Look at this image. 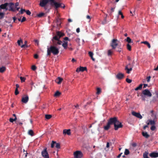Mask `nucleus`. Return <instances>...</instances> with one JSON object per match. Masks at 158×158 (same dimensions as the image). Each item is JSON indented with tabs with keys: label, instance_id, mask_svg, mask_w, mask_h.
<instances>
[{
	"label": "nucleus",
	"instance_id": "1",
	"mask_svg": "<svg viewBox=\"0 0 158 158\" xmlns=\"http://www.w3.org/2000/svg\"><path fill=\"white\" fill-rule=\"evenodd\" d=\"M59 48L56 46L51 45L49 48H47V55L50 56L51 53L54 55H56L59 52Z\"/></svg>",
	"mask_w": 158,
	"mask_h": 158
},
{
	"label": "nucleus",
	"instance_id": "2",
	"mask_svg": "<svg viewBox=\"0 0 158 158\" xmlns=\"http://www.w3.org/2000/svg\"><path fill=\"white\" fill-rule=\"evenodd\" d=\"M50 4L52 6H53L56 9L61 7L64 8H65V6L62 3L60 2H56L55 0H49Z\"/></svg>",
	"mask_w": 158,
	"mask_h": 158
},
{
	"label": "nucleus",
	"instance_id": "3",
	"mask_svg": "<svg viewBox=\"0 0 158 158\" xmlns=\"http://www.w3.org/2000/svg\"><path fill=\"white\" fill-rule=\"evenodd\" d=\"M41 155L44 158H49V154L47 151V148H45L41 152Z\"/></svg>",
	"mask_w": 158,
	"mask_h": 158
},
{
	"label": "nucleus",
	"instance_id": "4",
	"mask_svg": "<svg viewBox=\"0 0 158 158\" xmlns=\"http://www.w3.org/2000/svg\"><path fill=\"white\" fill-rule=\"evenodd\" d=\"M114 130H117L119 128H121L123 127V125L122 124V123L118 120L114 124Z\"/></svg>",
	"mask_w": 158,
	"mask_h": 158
},
{
	"label": "nucleus",
	"instance_id": "5",
	"mask_svg": "<svg viewBox=\"0 0 158 158\" xmlns=\"http://www.w3.org/2000/svg\"><path fill=\"white\" fill-rule=\"evenodd\" d=\"M7 7H8V10L9 11L13 12H15L16 11V9L15 8V5L12 2L8 3Z\"/></svg>",
	"mask_w": 158,
	"mask_h": 158
},
{
	"label": "nucleus",
	"instance_id": "6",
	"mask_svg": "<svg viewBox=\"0 0 158 158\" xmlns=\"http://www.w3.org/2000/svg\"><path fill=\"white\" fill-rule=\"evenodd\" d=\"M74 158H81L83 154L80 151H76L74 153Z\"/></svg>",
	"mask_w": 158,
	"mask_h": 158
},
{
	"label": "nucleus",
	"instance_id": "7",
	"mask_svg": "<svg viewBox=\"0 0 158 158\" xmlns=\"http://www.w3.org/2000/svg\"><path fill=\"white\" fill-rule=\"evenodd\" d=\"M48 2H49V0H40L39 5L42 7H44L46 9L45 6Z\"/></svg>",
	"mask_w": 158,
	"mask_h": 158
},
{
	"label": "nucleus",
	"instance_id": "8",
	"mask_svg": "<svg viewBox=\"0 0 158 158\" xmlns=\"http://www.w3.org/2000/svg\"><path fill=\"white\" fill-rule=\"evenodd\" d=\"M117 40L115 39H114L112 40L110 44V46L113 49H115L118 45V44L117 43Z\"/></svg>",
	"mask_w": 158,
	"mask_h": 158
},
{
	"label": "nucleus",
	"instance_id": "9",
	"mask_svg": "<svg viewBox=\"0 0 158 158\" xmlns=\"http://www.w3.org/2000/svg\"><path fill=\"white\" fill-rule=\"evenodd\" d=\"M118 120L117 118L116 117H114L113 118H110L108 121V122L111 125L112 124H114Z\"/></svg>",
	"mask_w": 158,
	"mask_h": 158
},
{
	"label": "nucleus",
	"instance_id": "10",
	"mask_svg": "<svg viewBox=\"0 0 158 158\" xmlns=\"http://www.w3.org/2000/svg\"><path fill=\"white\" fill-rule=\"evenodd\" d=\"M142 94L145 95L148 97H150L152 96V94L149 90L145 89L143 90L142 92Z\"/></svg>",
	"mask_w": 158,
	"mask_h": 158
},
{
	"label": "nucleus",
	"instance_id": "11",
	"mask_svg": "<svg viewBox=\"0 0 158 158\" xmlns=\"http://www.w3.org/2000/svg\"><path fill=\"white\" fill-rule=\"evenodd\" d=\"M52 45L58 47V45H61L62 43V41L60 40H52Z\"/></svg>",
	"mask_w": 158,
	"mask_h": 158
},
{
	"label": "nucleus",
	"instance_id": "12",
	"mask_svg": "<svg viewBox=\"0 0 158 158\" xmlns=\"http://www.w3.org/2000/svg\"><path fill=\"white\" fill-rule=\"evenodd\" d=\"M8 3H5L4 4H2L0 5V10L1 9H5L6 10H8V7H7Z\"/></svg>",
	"mask_w": 158,
	"mask_h": 158
},
{
	"label": "nucleus",
	"instance_id": "13",
	"mask_svg": "<svg viewBox=\"0 0 158 158\" xmlns=\"http://www.w3.org/2000/svg\"><path fill=\"white\" fill-rule=\"evenodd\" d=\"M55 144L56 145L55 147L57 148H60V144L59 143H56V142L54 141H52V143L51 144V147L53 148L55 146Z\"/></svg>",
	"mask_w": 158,
	"mask_h": 158
},
{
	"label": "nucleus",
	"instance_id": "14",
	"mask_svg": "<svg viewBox=\"0 0 158 158\" xmlns=\"http://www.w3.org/2000/svg\"><path fill=\"white\" fill-rule=\"evenodd\" d=\"M131 114L132 115L140 119H141L142 118V116L139 113L133 111L132 112Z\"/></svg>",
	"mask_w": 158,
	"mask_h": 158
},
{
	"label": "nucleus",
	"instance_id": "15",
	"mask_svg": "<svg viewBox=\"0 0 158 158\" xmlns=\"http://www.w3.org/2000/svg\"><path fill=\"white\" fill-rule=\"evenodd\" d=\"M86 70L87 68L86 67H80L77 69L76 71L77 72H79L80 71L83 72Z\"/></svg>",
	"mask_w": 158,
	"mask_h": 158
},
{
	"label": "nucleus",
	"instance_id": "16",
	"mask_svg": "<svg viewBox=\"0 0 158 158\" xmlns=\"http://www.w3.org/2000/svg\"><path fill=\"white\" fill-rule=\"evenodd\" d=\"M29 97L27 95L24 97L22 98V102L25 103H27L28 101Z\"/></svg>",
	"mask_w": 158,
	"mask_h": 158
},
{
	"label": "nucleus",
	"instance_id": "17",
	"mask_svg": "<svg viewBox=\"0 0 158 158\" xmlns=\"http://www.w3.org/2000/svg\"><path fill=\"white\" fill-rule=\"evenodd\" d=\"M70 131L71 130L70 129H64L63 131V133L64 135L67 134L68 135H70L71 134Z\"/></svg>",
	"mask_w": 158,
	"mask_h": 158
},
{
	"label": "nucleus",
	"instance_id": "18",
	"mask_svg": "<svg viewBox=\"0 0 158 158\" xmlns=\"http://www.w3.org/2000/svg\"><path fill=\"white\" fill-rule=\"evenodd\" d=\"M150 156L151 157L156 158L158 157V153L153 152L150 154Z\"/></svg>",
	"mask_w": 158,
	"mask_h": 158
},
{
	"label": "nucleus",
	"instance_id": "19",
	"mask_svg": "<svg viewBox=\"0 0 158 158\" xmlns=\"http://www.w3.org/2000/svg\"><path fill=\"white\" fill-rule=\"evenodd\" d=\"M124 74L122 73H118L116 75V78L121 79L124 78Z\"/></svg>",
	"mask_w": 158,
	"mask_h": 158
},
{
	"label": "nucleus",
	"instance_id": "20",
	"mask_svg": "<svg viewBox=\"0 0 158 158\" xmlns=\"http://www.w3.org/2000/svg\"><path fill=\"white\" fill-rule=\"evenodd\" d=\"M130 64H129V65H128L125 67V70H127V73H130V72L132 70V68H128L129 66H130Z\"/></svg>",
	"mask_w": 158,
	"mask_h": 158
},
{
	"label": "nucleus",
	"instance_id": "21",
	"mask_svg": "<svg viewBox=\"0 0 158 158\" xmlns=\"http://www.w3.org/2000/svg\"><path fill=\"white\" fill-rule=\"evenodd\" d=\"M142 135L143 136L146 138H148L149 137V135L146 132H142Z\"/></svg>",
	"mask_w": 158,
	"mask_h": 158
},
{
	"label": "nucleus",
	"instance_id": "22",
	"mask_svg": "<svg viewBox=\"0 0 158 158\" xmlns=\"http://www.w3.org/2000/svg\"><path fill=\"white\" fill-rule=\"evenodd\" d=\"M142 44H143L147 46L148 48H151V45L147 41H143L141 43Z\"/></svg>",
	"mask_w": 158,
	"mask_h": 158
},
{
	"label": "nucleus",
	"instance_id": "23",
	"mask_svg": "<svg viewBox=\"0 0 158 158\" xmlns=\"http://www.w3.org/2000/svg\"><path fill=\"white\" fill-rule=\"evenodd\" d=\"M111 125L108 122L106 126H105L104 127V128L105 130H108L110 127Z\"/></svg>",
	"mask_w": 158,
	"mask_h": 158
},
{
	"label": "nucleus",
	"instance_id": "24",
	"mask_svg": "<svg viewBox=\"0 0 158 158\" xmlns=\"http://www.w3.org/2000/svg\"><path fill=\"white\" fill-rule=\"evenodd\" d=\"M28 134L31 136L34 135V133L33 131L32 130H29L28 132Z\"/></svg>",
	"mask_w": 158,
	"mask_h": 158
},
{
	"label": "nucleus",
	"instance_id": "25",
	"mask_svg": "<svg viewBox=\"0 0 158 158\" xmlns=\"http://www.w3.org/2000/svg\"><path fill=\"white\" fill-rule=\"evenodd\" d=\"M60 37L58 36L57 35L54 36L52 40H60Z\"/></svg>",
	"mask_w": 158,
	"mask_h": 158
},
{
	"label": "nucleus",
	"instance_id": "26",
	"mask_svg": "<svg viewBox=\"0 0 158 158\" xmlns=\"http://www.w3.org/2000/svg\"><path fill=\"white\" fill-rule=\"evenodd\" d=\"M68 42H67L64 41V43L62 44V46L64 47V48L66 49L68 46Z\"/></svg>",
	"mask_w": 158,
	"mask_h": 158
},
{
	"label": "nucleus",
	"instance_id": "27",
	"mask_svg": "<svg viewBox=\"0 0 158 158\" xmlns=\"http://www.w3.org/2000/svg\"><path fill=\"white\" fill-rule=\"evenodd\" d=\"M126 41L128 42V44H129L131 43H132L133 41H132L131 39L129 37H127V39L125 40Z\"/></svg>",
	"mask_w": 158,
	"mask_h": 158
},
{
	"label": "nucleus",
	"instance_id": "28",
	"mask_svg": "<svg viewBox=\"0 0 158 158\" xmlns=\"http://www.w3.org/2000/svg\"><path fill=\"white\" fill-rule=\"evenodd\" d=\"M56 35H57L59 37H60V38L61 37L63 36L64 34L60 31H58L56 33Z\"/></svg>",
	"mask_w": 158,
	"mask_h": 158
},
{
	"label": "nucleus",
	"instance_id": "29",
	"mask_svg": "<svg viewBox=\"0 0 158 158\" xmlns=\"http://www.w3.org/2000/svg\"><path fill=\"white\" fill-rule=\"evenodd\" d=\"M6 69V68L5 67L3 66L0 68V72L1 73H2L4 72Z\"/></svg>",
	"mask_w": 158,
	"mask_h": 158
},
{
	"label": "nucleus",
	"instance_id": "30",
	"mask_svg": "<svg viewBox=\"0 0 158 158\" xmlns=\"http://www.w3.org/2000/svg\"><path fill=\"white\" fill-rule=\"evenodd\" d=\"M143 85L142 84H140L139 86L137 87L135 89V90L137 91L138 90H140L142 89Z\"/></svg>",
	"mask_w": 158,
	"mask_h": 158
},
{
	"label": "nucleus",
	"instance_id": "31",
	"mask_svg": "<svg viewBox=\"0 0 158 158\" xmlns=\"http://www.w3.org/2000/svg\"><path fill=\"white\" fill-rule=\"evenodd\" d=\"M61 94V93L59 91H57L54 94L55 97H58Z\"/></svg>",
	"mask_w": 158,
	"mask_h": 158
},
{
	"label": "nucleus",
	"instance_id": "32",
	"mask_svg": "<svg viewBox=\"0 0 158 158\" xmlns=\"http://www.w3.org/2000/svg\"><path fill=\"white\" fill-rule=\"evenodd\" d=\"M127 49L129 51H131V45L129 44L127 45Z\"/></svg>",
	"mask_w": 158,
	"mask_h": 158
},
{
	"label": "nucleus",
	"instance_id": "33",
	"mask_svg": "<svg viewBox=\"0 0 158 158\" xmlns=\"http://www.w3.org/2000/svg\"><path fill=\"white\" fill-rule=\"evenodd\" d=\"M63 80H55V82L58 84H60L61 83Z\"/></svg>",
	"mask_w": 158,
	"mask_h": 158
},
{
	"label": "nucleus",
	"instance_id": "34",
	"mask_svg": "<svg viewBox=\"0 0 158 158\" xmlns=\"http://www.w3.org/2000/svg\"><path fill=\"white\" fill-rule=\"evenodd\" d=\"M52 117V115L50 114H46L45 115V118L47 119H50Z\"/></svg>",
	"mask_w": 158,
	"mask_h": 158
},
{
	"label": "nucleus",
	"instance_id": "35",
	"mask_svg": "<svg viewBox=\"0 0 158 158\" xmlns=\"http://www.w3.org/2000/svg\"><path fill=\"white\" fill-rule=\"evenodd\" d=\"M130 153V152L128 149H126L124 152V154L126 155H127Z\"/></svg>",
	"mask_w": 158,
	"mask_h": 158
},
{
	"label": "nucleus",
	"instance_id": "36",
	"mask_svg": "<svg viewBox=\"0 0 158 158\" xmlns=\"http://www.w3.org/2000/svg\"><path fill=\"white\" fill-rule=\"evenodd\" d=\"M96 94H99L101 92V89L99 88H98L97 89Z\"/></svg>",
	"mask_w": 158,
	"mask_h": 158
},
{
	"label": "nucleus",
	"instance_id": "37",
	"mask_svg": "<svg viewBox=\"0 0 158 158\" xmlns=\"http://www.w3.org/2000/svg\"><path fill=\"white\" fill-rule=\"evenodd\" d=\"M149 122H150V124L151 125H154L155 123L154 120H149Z\"/></svg>",
	"mask_w": 158,
	"mask_h": 158
},
{
	"label": "nucleus",
	"instance_id": "38",
	"mask_svg": "<svg viewBox=\"0 0 158 158\" xmlns=\"http://www.w3.org/2000/svg\"><path fill=\"white\" fill-rule=\"evenodd\" d=\"M27 44V41H25L24 42V44L21 45V47L22 48H24L25 47H27V46L26 45Z\"/></svg>",
	"mask_w": 158,
	"mask_h": 158
},
{
	"label": "nucleus",
	"instance_id": "39",
	"mask_svg": "<svg viewBox=\"0 0 158 158\" xmlns=\"http://www.w3.org/2000/svg\"><path fill=\"white\" fill-rule=\"evenodd\" d=\"M118 14L119 15H121V18L122 19L124 18V16H123L122 13V12L121 11H120V10L119 11Z\"/></svg>",
	"mask_w": 158,
	"mask_h": 158
},
{
	"label": "nucleus",
	"instance_id": "40",
	"mask_svg": "<svg viewBox=\"0 0 158 158\" xmlns=\"http://www.w3.org/2000/svg\"><path fill=\"white\" fill-rule=\"evenodd\" d=\"M156 129V127L154 125H152L150 129L152 131H154Z\"/></svg>",
	"mask_w": 158,
	"mask_h": 158
},
{
	"label": "nucleus",
	"instance_id": "41",
	"mask_svg": "<svg viewBox=\"0 0 158 158\" xmlns=\"http://www.w3.org/2000/svg\"><path fill=\"white\" fill-rule=\"evenodd\" d=\"M112 54V52L111 50H109L108 51V55L109 56H111Z\"/></svg>",
	"mask_w": 158,
	"mask_h": 158
},
{
	"label": "nucleus",
	"instance_id": "42",
	"mask_svg": "<svg viewBox=\"0 0 158 158\" xmlns=\"http://www.w3.org/2000/svg\"><path fill=\"white\" fill-rule=\"evenodd\" d=\"M23 41L22 40H18L17 41V43L19 46H20L21 45V43H22Z\"/></svg>",
	"mask_w": 158,
	"mask_h": 158
},
{
	"label": "nucleus",
	"instance_id": "43",
	"mask_svg": "<svg viewBox=\"0 0 158 158\" xmlns=\"http://www.w3.org/2000/svg\"><path fill=\"white\" fill-rule=\"evenodd\" d=\"M44 15V14L43 13H40L38 15V16L39 17H41L43 16Z\"/></svg>",
	"mask_w": 158,
	"mask_h": 158
},
{
	"label": "nucleus",
	"instance_id": "44",
	"mask_svg": "<svg viewBox=\"0 0 158 158\" xmlns=\"http://www.w3.org/2000/svg\"><path fill=\"white\" fill-rule=\"evenodd\" d=\"M4 14L3 13H0V16H1V19L3 18L4 17Z\"/></svg>",
	"mask_w": 158,
	"mask_h": 158
},
{
	"label": "nucleus",
	"instance_id": "45",
	"mask_svg": "<svg viewBox=\"0 0 158 158\" xmlns=\"http://www.w3.org/2000/svg\"><path fill=\"white\" fill-rule=\"evenodd\" d=\"M25 11V9H21L20 11H19V13L20 14H23L24 12Z\"/></svg>",
	"mask_w": 158,
	"mask_h": 158
},
{
	"label": "nucleus",
	"instance_id": "46",
	"mask_svg": "<svg viewBox=\"0 0 158 158\" xmlns=\"http://www.w3.org/2000/svg\"><path fill=\"white\" fill-rule=\"evenodd\" d=\"M19 92L18 90V89H15V95H17L19 94Z\"/></svg>",
	"mask_w": 158,
	"mask_h": 158
},
{
	"label": "nucleus",
	"instance_id": "47",
	"mask_svg": "<svg viewBox=\"0 0 158 158\" xmlns=\"http://www.w3.org/2000/svg\"><path fill=\"white\" fill-rule=\"evenodd\" d=\"M36 69V66L35 65H33L31 66V69L33 70L34 71V70H35Z\"/></svg>",
	"mask_w": 158,
	"mask_h": 158
},
{
	"label": "nucleus",
	"instance_id": "48",
	"mask_svg": "<svg viewBox=\"0 0 158 158\" xmlns=\"http://www.w3.org/2000/svg\"><path fill=\"white\" fill-rule=\"evenodd\" d=\"M25 12L27 15H30L31 14V12L29 10H25Z\"/></svg>",
	"mask_w": 158,
	"mask_h": 158
},
{
	"label": "nucleus",
	"instance_id": "49",
	"mask_svg": "<svg viewBox=\"0 0 158 158\" xmlns=\"http://www.w3.org/2000/svg\"><path fill=\"white\" fill-rule=\"evenodd\" d=\"M89 54L90 57H92L93 55V53L91 52H89Z\"/></svg>",
	"mask_w": 158,
	"mask_h": 158
},
{
	"label": "nucleus",
	"instance_id": "50",
	"mask_svg": "<svg viewBox=\"0 0 158 158\" xmlns=\"http://www.w3.org/2000/svg\"><path fill=\"white\" fill-rule=\"evenodd\" d=\"M155 94L156 97L158 98V91H155Z\"/></svg>",
	"mask_w": 158,
	"mask_h": 158
},
{
	"label": "nucleus",
	"instance_id": "51",
	"mask_svg": "<svg viewBox=\"0 0 158 158\" xmlns=\"http://www.w3.org/2000/svg\"><path fill=\"white\" fill-rule=\"evenodd\" d=\"M26 20V19L25 17H23L22 19L21 20V22H23L25 21Z\"/></svg>",
	"mask_w": 158,
	"mask_h": 158
},
{
	"label": "nucleus",
	"instance_id": "52",
	"mask_svg": "<svg viewBox=\"0 0 158 158\" xmlns=\"http://www.w3.org/2000/svg\"><path fill=\"white\" fill-rule=\"evenodd\" d=\"M126 81L128 83H130L132 81V80H126Z\"/></svg>",
	"mask_w": 158,
	"mask_h": 158
},
{
	"label": "nucleus",
	"instance_id": "53",
	"mask_svg": "<svg viewBox=\"0 0 158 158\" xmlns=\"http://www.w3.org/2000/svg\"><path fill=\"white\" fill-rule=\"evenodd\" d=\"M34 57L35 59H37L38 58V55L37 54H35L34 56Z\"/></svg>",
	"mask_w": 158,
	"mask_h": 158
},
{
	"label": "nucleus",
	"instance_id": "54",
	"mask_svg": "<svg viewBox=\"0 0 158 158\" xmlns=\"http://www.w3.org/2000/svg\"><path fill=\"white\" fill-rule=\"evenodd\" d=\"M9 121L11 123H13L14 121V119L11 118H10Z\"/></svg>",
	"mask_w": 158,
	"mask_h": 158
},
{
	"label": "nucleus",
	"instance_id": "55",
	"mask_svg": "<svg viewBox=\"0 0 158 158\" xmlns=\"http://www.w3.org/2000/svg\"><path fill=\"white\" fill-rule=\"evenodd\" d=\"M122 154H123V153H122V152L120 154H119L117 156V157L118 158H119L121 157V155H122Z\"/></svg>",
	"mask_w": 158,
	"mask_h": 158
},
{
	"label": "nucleus",
	"instance_id": "56",
	"mask_svg": "<svg viewBox=\"0 0 158 158\" xmlns=\"http://www.w3.org/2000/svg\"><path fill=\"white\" fill-rule=\"evenodd\" d=\"M76 31L77 33H79L80 31V29L79 28H78L76 29Z\"/></svg>",
	"mask_w": 158,
	"mask_h": 158
},
{
	"label": "nucleus",
	"instance_id": "57",
	"mask_svg": "<svg viewBox=\"0 0 158 158\" xmlns=\"http://www.w3.org/2000/svg\"><path fill=\"white\" fill-rule=\"evenodd\" d=\"M19 3L18 2H16L15 4V8H16L17 6H19Z\"/></svg>",
	"mask_w": 158,
	"mask_h": 158
},
{
	"label": "nucleus",
	"instance_id": "58",
	"mask_svg": "<svg viewBox=\"0 0 158 158\" xmlns=\"http://www.w3.org/2000/svg\"><path fill=\"white\" fill-rule=\"evenodd\" d=\"M23 151H24V153L25 154H26V155H25V157H27V151H25L24 150H23Z\"/></svg>",
	"mask_w": 158,
	"mask_h": 158
},
{
	"label": "nucleus",
	"instance_id": "59",
	"mask_svg": "<svg viewBox=\"0 0 158 158\" xmlns=\"http://www.w3.org/2000/svg\"><path fill=\"white\" fill-rule=\"evenodd\" d=\"M64 40H69V39L68 37H65L64 38Z\"/></svg>",
	"mask_w": 158,
	"mask_h": 158
},
{
	"label": "nucleus",
	"instance_id": "60",
	"mask_svg": "<svg viewBox=\"0 0 158 158\" xmlns=\"http://www.w3.org/2000/svg\"><path fill=\"white\" fill-rule=\"evenodd\" d=\"M148 127V125H146L144 126L143 127V129L144 130H145L146 128Z\"/></svg>",
	"mask_w": 158,
	"mask_h": 158
},
{
	"label": "nucleus",
	"instance_id": "61",
	"mask_svg": "<svg viewBox=\"0 0 158 158\" xmlns=\"http://www.w3.org/2000/svg\"><path fill=\"white\" fill-rule=\"evenodd\" d=\"M154 70L155 71H157L158 70V65H157L156 67L155 68Z\"/></svg>",
	"mask_w": 158,
	"mask_h": 158
},
{
	"label": "nucleus",
	"instance_id": "62",
	"mask_svg": "<svg viewBox=\"0 0 158 158\" xmlns=\"http://www.w3.org/2000/svg\"><path fill=\"white\" fill-rule=\"evenodd\" d=\"M109 146H110L109 143V142H107L106 144V147L107 148H109Z\"/></svg>",
	"mask_w": 158,
	"mask_h": 158
},
{
	"label": "nucleus",
	"instance_id": "63",
	"mask_svg": "<svg viewBox=\"0 0 158 158\" xmlns=\"http://www.w3.org/2000/svg\"><path fill=\"white\" fill-rule=\"evenodd\" d=\"M16 89H18V88L19 87V85L18 84H16Z\"/></svg>",
	"mask_w": 158,
	"mask_h": 158
},
{
	"label": "nucleus",
	"instance_id": "64",
	"mask_svg": "<svg viewBox=\"0 0 158 158\" xmlns=\"http://www.w3.org/2000/svg\"><path fill=\"white\" fill-rule=\"evenodd\" d=\"M116 51H117L118 52H120L121 51V48H118V49Z\"/></svg>",
	"mask_w": 158,
	"mask_h": 158
}]
</instances>
